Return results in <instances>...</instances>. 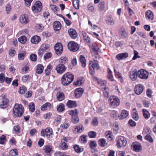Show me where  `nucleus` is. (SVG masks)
I'll return each instance as SVG.
<instances>
[{"label": "nucleus", "mask_w": 156, "mask_h": 156, "mask_svg": "<svg viewBox=\"0 0 156 156\" xmlns=\"http://www.w3.org/2000/svg\"><path fill=\"white\" fill-rule=\"evenodd\" d=\"M30 58L32 61L35 62L37 60V56L36 54H32L30 56Z\"/></svg>", "instance_id": "774afa93"}, {"label": "nucleus", "mask_w": 156, "mask_h": 156, "mask_svg": "<svg viewBox=\"0 0 156 156\" xmlns=\"http://www.w3.org/2000/svg\"><path fill=\"white\" fill-rule=\"evenodd\" d=\"M120 35L121 38L124 39L127 37V34L125 30H122L120 31Z\"/></svg>", "instance_id": "13d9d810"}, {"label": "nucleus", "mask_w": 156, "mask_h": 156, "mask_svg": "<svg viewBox=\"0 0 156 156\" xmlns=\"http://www.w3.org/2000/svg\"><path fill=\"white\" fill-rule=\"evenodd\" d=\"M132 146L133 150L136 152H139L141 148V145L140 143L137 142H135L133 143Z\"/></svg>", "instance_id": "f3484780"}, {"label": "nucleus", "mask_w": 156, "mask_h": 156, "mask_svg": "<svg viewBox=\"0 0 156 156\" xmlns=\"http://www.w3.org/2000/svg\"><path fill=\"white\" fill-rule=\"evenodd\" d=\"M110 115L112 118L116 119L117 117V112L115 110H112L111 112Z\"/></svg>", "instance_id": "864d4df0"}, {"label": "nucleus", "mask_w": 156, "mask_h": 156, "mask_svg": "<svg viewBox=\"0 0 156 156\" xmlns=\"http://www.w3.org/2000/svg\"><path fill=\"white\" fill-rule=\"evenodd\" d=\"M32 10L34 13L40 12L42 9V5L39 1H37L34 5L32 7Z\"/></svg>", "instance_id": "423d86ee"}, {"label": "nucleus", "mask_w": 156, "mask_h": 156, "mask_svg": "<svg viewBox=\"0 0 156 156\" xmlns=\"http://www.w3.org/2000/svg\"><path fill=\"white\" fill-rule=\"evenodd\" d=\"M30 78V76L28 75H26L22 77V80L23 82L26 83L29 81Z\"/></svg>", "instance_id": "3c124183"}, {"label": "nucleus", "mask_w": 156, "mask_h": 156, "mask_svg": "<svg viewBox=\"0 0 156 156\" xmlns=\"http://www.w3.org/2000/svg\"><path fill=\"white\" fill-rule=\"evenodd\" d=\"M129 76L132 81H135L138 76V71H130L129 73Z\"/></svg>", "instance_id": "ddd939ff"}, {"label": "nucleus", "mask_w": 156, "mask_h": 156, "mask_svg": "<svg viewBox=\"0 0 156 156\" xmlns=\"http://www.w3.org/2000/svg\"><path fill=\"white\" fill-rule=\"evenodd\" d=\"M97 44L96 43H94L93 44V51L94 53L96 54H97L99 50V48L98 47H95L94 46H97Z\"/></svg>", "instance_id": "bf43d9fd"}, {"label": "nucleus", "mask_w": 156, "mask_h": 156, "mask_svg": "<svg viewBox=\"0 0 156 156\" xmlns=\"http://www.w3.org/2000/svg\"><path fill=\"white\" fill-rule=\"evenodd\" d=\"M143 115L146 119H148L150 117V114L149 112L145 109H143L142 110Z\"/></svg>", "instance_id": "c9c22d12"}, {"label": "nucleus", "mask_w": 156, "mask_h": 156, "mask_svg": "<svg viewBox=\"0 0 156 156\" xmlns=\"http://www.w3.org/2000/svg\"><path fill=\"white\" fill-rule=\"evenodd\" d=\"M74 148L75 151L78 153L82 152L83 150V148L80 147L77 145H75L74 146Z\"/></svg>", "instance_id": "09e8293b"}, {"label": "nucleus", "mask_w": 156, "mask_h": 156, "mask_svg": "<svg viewBox=\"0 0 156 156\" xmlns=\"http://www.w3.org/2000/svg\"><path fill=\"white\" fill-rule=\"evenodd\" d=\"M108 75L107 77L108 79L111 81H114V79L112 74V72L109 68L107 69Z\"/></svg>", "instance_id": "473e14b6"}, {"label": "nucleus", "mask_w": 156, "mask_h": 156, "mask_svg": "<svg viewBox=\"0 0 156 156\" xmlns=\"http://www.w3.org/2000/svg\"><path fill=\"white\" fill-rule=\"evenodd\" d=\"M84 129V128L82 125H80L76 126L74 128V131L78 133H80L82 132Z\"/></svg>", "instance_id": "72a5a7b5"}, {"label": "nucleus", "mask_w": 156, "mask_h": 156, "mask_svg": "<svg viewBox=\"0 0 156 156\" xmlns=\"http://www.w3.org/2000/svg\"><path fill=\"white\" fill-rule=\"evenodd\" d=\"M19 42L22 44L25 43L27 41V37L25 36H22L18 38Z\"/></svg>", "instance_id": "de8ad7c7"}, {"label": "nucleus", "mask_w": 156, "mask_h": 156, "mask_svg": "<svg viewBox=\"0 0 156 156\" xmlns=\"http://www.w3.org/2000/svg\"><path fill=\"white\" fill-rule=\"evenodd\" d=\"M10 156H16L18 155V152L17 150L14 149L11 150L9 152Z\"/></svg>", "instance_id": "5fc2aeb1"}, {"label": "nucleus", "mask_w": 156, "mask_h": 156, "mask_svg": "<svg viewBox=\"0 0 156 156\" xmlns=\"http://www.w3.org/2000/svg\"><path fill=\"white\" fill-rule=\"evenodd\" d=\"M26 55V52L24 51H22L18 54V58L20 60H23Z\"/></svg>", "instance_id": "a18cd8bd"}, {"label": "nucleus", "mask_w": 156, "mask_h": 156, "mask_svg": "<svg viewBox=\"0 0 156 156\" xmlns=\"http://www.w3.org/2000/svg\"><path fill=\"white\" fill-rule=\"evenodd\" d=\"M60 23L58 21L55 22L53 23V28L55 31L59 30L61 28Z\"/></svg>", "instance_id": "393cba45"}, {"label": "nucleus", "mask_w": 156, "mask_h": 156, "mask_svg": "<svg viewBox=\"0 0 156 156\" xmlns=\"http://www.w3.org/2000/svg\"><path fill=\"white\" fill-rule=\"evenodd\" d=\"M80 61L82 66L84 67L86 65V61L85 57L83 55H81L80 57Z\"/></svg>", "instance_id": "c756f323"}, {"label": "nucleus", "mask_w": 156, "mask_h": 156, "mask_svg": "<svg viewBox=\"0 0 156 156\" xmlns=\"http://www.w3.org/2000/svg\"><path fill=\"white\" fill-rule=\"evenodd\" d=\"M54 49L56 54L58 55H60L63 50V47L61 43H57L54 46Z\"/></svg>", "instance_id": "6e6552de"}, {"label": "nucleus", "mask_w": 156, "mask_h": 156, "mask_svg": "<svg viewBox=\"0 0 156 156\" xmlns=\"http://www.w3.org/2000/svg\"><path fill=\"white\" fill-rule=\"evenodd\" d=\"M44 67L42 64H38L37 66V67L36 70V72L38 74L41 73L44 70Z\"/></svg>", "instance_id": "f704fd0d"}, {"label": "nucleus", "mask_w": 156, "mask_h": 156, "mask_svg": "<svg viewBox=\"0 0 156 156\" xmlns=\"http://www.w3.org/2000/svg\"><path fill=\"white\" fill-rule=\"evenodd\" d=\"M83 92V89L81 88H76L75 89L74 94L76 98H78L81 96Z\"/></svg>", "instance_id": "4468645a"}, {"label": "nucleus", "mask_w": 156, "mask_h": 156, "mask_svg": "<svg viewBox=\"0 0 156 156\" xmlns=\"http://www.w3.org/2000/svg\"><path fill=\"white\" fill-rule=\"evenodd\" d=\"M53 68V66L50 64H49L47 67V69H45V75L47 76H49L50 75L51 72Z\"/></svg>", "instance_id": "58836bf2"}, {"label": "nucleus", "mask_w": 156, "mask_h": 156, "mask_svg": "<svg viewBox=\"0 0 156 156\" xmlns=\"http://www.w3.org/2000/svg\"><path fill=\"white\" fill-rule=\"evenodd\" d=\"M43 149L47 155H49L52 150V147L50 145L45 146L43 147Z\"/></svg>", "instance_id": "5701e85b"}, {"label": "nucleus", "mask_w": 156, "mask_h": 156, "mask_svg": "<svg viewBox=\"0 0 156 156\" xmlns=\"http://www.w3.org/2000/svg\"><path fill=\"white\" fill-rule=\"evenodd\" d=\"M20 21L21 23L23 24H25L27 23L29 21L27 15L24 14L22 15L20 17Z\"/></svg>", "instance_id": "6ab92c4d"}, {"label": "nucleus", "mask_w": 156, "mask_h": 156, "mask_svg": "<svg viewBox=\"0 0 156 156\" xmlns=\"http://www.w3.org/2000/svg\"><path fill=\"white\" fill-rule=\"evenodd\" d=\"M24 108L21 105L16 104L13 110L14 117H21L24 112Z\"/></svg>", "instance_id": "f03ea898"}, {"label": "nucleus", "mask_w": 156, "mask_h": 156, "mask_svg": "<svg viewBox=\"0 0 156 156\" xmlns=\"http://www.w3.org/2000/svg\"><path fill=\"white\" fill-rule=\"evenodd\" d=\"M126 140L123 136H119L117 140V146L118 147L120 148L122 146L125 147L126 144Z\"/></svg>", "instance_id": "1a4fd4ad"}, {"label": "nucleus", "mask_w": 156, "mask_h": 156, "mask_svg": "<svg viewBox=\"0 0 156 156\" xmlns=\"http://www.w3.org/2000/svg\"><path fill=\"white\" fill-rule=\"evenodd\" d=\"M98 9L99 11H104L105 9V2L104 1L100 2L98 5Z\"/></svg>", "instance_id": "ea45409f"}, {"label": "nucleus", "mask_w": 156, "mask_h": 156, "mask_svg": "<svg viewBox=\"0 0 156 156\" xmlns=\"http://www.w3.org/2000/svg\"><path fill=\"white\" fill-rule=\"evenodd\" d=\"M108 102L110 106L112 107L117 106L119 105L120 100L118 98L115 96H110L108 99Z\"/></svg>", "instance_id": "20e7f679"}, {"label": "nucleus", "mask_w": 156, "mask_h": 156, "mask_svg": "<svg viewBox=\"0 0 156 156\" xmlns=\"http://www.w3.org/2000/svg\"><path fill=\"white\" fill-rule=\"evenodd\" d=\"M84 81V80L83 77H80L78 78L76 84L78 86H82L83 84Z\"/></svg>", "instance_id": "e433bc0d"}, {"label": "nucleus", "mask_w": 156, "mask_h": 156, "mask_svg": "<svg viewBox=\"0 0 156 156\" xmlns=\"http://www.w3.org/2000/svg\"><path fill=\"white\" fill-rule=\"evenodd\" d=\"M66 105L69 108H73L76 107L77 104L76 101L69 100L67 103Z\"/></svg>", "instance_id": "4be33fe9"}, {"label": "nucleus", "mask_w": 156, "mask_h": 156, "mask_svg": "<svg viewBox=\"0 0 156 156\" xmlns=\"http://www.w3.org/2000/svg\"><path fill=\"white\" fill-rule=\"evenodd\" d=\"M88 135L91 138H94L96 137V133L94 131H90L88 133Z\"/></svg>", "instance_id": "69168bd1"}, {"label": "nucleus", "mask_w": 156, "mask_h": 156, "mask_svg": "<svg viewBox=\"0 0 156 156\" xmlns=\"http://www.w3.org/2000/svg\"><path fill=\"white\" fill-rule=\"evenodd\" d=\"M9 100L7 99H3L0 105V107L2 108H6L8 105Z\"/></svg>", "instance_id": "7c9ffc66"}, {"label": "nucleus", "mask_w": 156, "mask_h": 156, "mask_svg": "<svg viewBox=\"0 0 156 156\" xmlns=\"http://www.w3.org/2000/svg\"><path fill=\"white\" fill-rule=\"evenodd\" d=\"M66 69V68L63 64H59L56 67L55 69L57 73L59 74H62L64 73Z\"/></svg>", "instance_id": "9b49d317"}, {"label": "nucleus", "mask_w": 156, "mask_h": 156, "mask_svg": "<svg viewBox=\"0 0 156 156\" xmlns=\"http://www.w3.org/2000/svg\"><path fill=\"white\" fill-rule=\"evenodd\" d=\"M144 90L143 86L141 84H137L136 86L135 87V92L137 95L140 94Z\"/></svg>", "instance_id": "f8f14e48"}, {"label": "nucleus", "mask_w": 156, "mask_h": 156, "mask_svg": "<svg viewBox=\"0 0 156 156\" xmlns=\"http://www.w3.org/2000/svg\"><path fill=\"white\" fill-rule=\"evenodd\" d=\"M128 124L129 126L131 127H135L136 126V123L132 119L129 120Z\"/></svg>", "instance_id": "052dcab7"}, {"label": "nucleus", "mask_w": 156, "mask_h": 156, "mask_svg": "<svg viewBox=\"0 0 156 156\" xmlns=\"http://www.w3.org/2000/svg\"><path fill=\"white\" fill-rule=\"evenodd\" d=\"M27 90V89L26 87L22 86L20 87L18 92L20 94H25V92H26Z\"/></svg>", "instance_id": "603ef678"}, {"label": "nucleus", "mask_w": 156, "mask_h": 156, "mask_svg": "<svg viewBox=\"0 0 156 156\" xmlns=\"http://www.w3.org/2000/svg\"><path fill=\"white\" fill-rule=\"evenodd\" d=\"M73 3L75 8L78 9L79 8V0H73Z\"/></svg>", "instance_id": "8fccbe9b"}, {"label": "nucleus", "mask_w": 156, "mask_h": 156, "mask_svg": "<svg viewBox=\"0 0 156 156\" xmlns=\"http://www.w3.org/2000/svg\"><path fill=\"white\" fill-rule=\"evenodd\" d=\"M57 110L59 112H62L65 110L64 105L63 104H60L57 106Z\"/></svg>", "instance_id": "c03bdc74"}, {"label": "nucleus", "mask_w": 156, "mask_h": 156, "mask_svg": "<svg viewBox=\"0 0 156 156\" xmlns=\"http://www.w3.org/2000/svg\"><path fill=\"white\" fill-rule=\"evenodd\" d=\"M67 58L65 56L61 57L59 60L60 64H64L66 63L67 61Z\"/></svg>", "instance_id": "49530a36"}, {"label": "nucleus", "mask_w": 156, "mask_h": 156, "mask_svg": "<svg viewBox=\"0 0 156 156\" xmlns=\"http://www.w3.org/2000/svg\"><path fill=\"white\" fill-rule=\"evenodd\" d=\"M128 57V54L127 53H122L117 55L116 56V58L119 60H120L122 59Z\"/></svg>", "instance_id": "a878e982"}, {"label": "nucleus", "mask_w": 156, "mask_h": 156, "mask_svg": "<svg viewBox=\"0 0 156 156\" xmlns=\"http://www.w3.org/2000/svg\"><path fill=\"white\" fill-rule=\"evenodd\" d=\"M29 110L31 112H34L35 111V106L33 102L30 103L28 105Z\"/></svg>", "instance_id": "4d7b16f0"}, {"label": "nucleus", "mask_w": 156, "mask_h": 156, "mask_svg": "<svg viewBox=\"0 0 156 156\" xmlns=\"http://www.w3.org/2000/svg\"><path fill=\"white\" fill-rule=\"evenodd\" d=\"M53 132L51 128L48 127L45 129H42L41 132V135L42 136H44L45 135L48 137L50 138L52 135Z\"/></svg>", "instance_id": "0eeeda50"}, {"label": "nucleus", "mask_w": 156, "mask_h": 156, "mask_svg": "<svg viewBox=\"0 0 156 156\" xmlns=\"http://www.w3.org/2000/svg\"><path fill=\"white\" fill-rule=\"evenodd\" d=\"M91 124L92 125L94 126H96L98 125V122L96 118L94 117L92 119Z\"/></svg>", "instance_id": "680f3d73"}, {"label": "nucleus", "mask_w": 156, "mask_h": 156, "mask_svg": "<svg viewBox=\"0 0 156 156\" xmlns=\"http://www.w3.org/2000/svg\"><path fill=\"white\" fill-rule=\"evenodd\" d=\"M13 129L15 133L18 134L20 133V127L19 125L15 126L13 128Z\"/></svg>", "instance_id": "e2e57ef3"}, {"label": "nucleus", "mask_w": 156, "mask_h": 156, "mask_svg": "<svg viewBox=\"0 0 156 156\" xmlns=\"http://www.w3.org/2000/svg\"><path fill=\"white\" fill-rule=\"evenodd\" d=\"M51 107V105L49 102H47L43 105L41 107V109L43 111L47 110L48 108H50Z\"/></svg>", "instance_id": "c85d7f7f"}, {"label": "nucleus", "mask_w": 156, "mask_h": 156, "mask_svg": "<svg viewBox=\"0 0 156 156\" xmlns=\"http://www.w3.org/2000/svg\"><path fill=\"white\" fill-rule=\"evenodd\" d=\"M106 21L107 23L111 25L115 24V21L111 16H108L107 17Z\"/></svg>", "instance_id": "cd10ccee"}, {"label": "nucleus", "mask_w": 156, "mask_h": 156, "mask_svg": "<svg viewBox=\"0 0 156 156\" xmlns=\"http://www.w3.org/2000/svg\"><path fill=\"white\" fill-rule=\"evenodd\" d=\"M132 118L135 121H137L139 119V117L136 108H133L132 112Z\"/></svg>", "instance_id": "a211bd4d"}, {"label": "nucleus", "mask_w": 156, "mask_h": 156, "mask_svg": "<svg viewBox=\"0 0 156 156\" xmlns=\"http://www.w3.org/2000/svg\"><path fill=\"white\" fill-rule=\"evenodd\" d=\"M97 81L98 84L101 86H103L102 88L104 90H106V87H105V85L106 84V82L105 80H102L100 79H97Z\"/></svg>", "instance_id": "b1692460"}, {"label": "nucleus", "mask_w": 156, "mask_h": 156, "mask_svg": "<svg viewBox=\"0 0 156 156\" xmlns=\"http://www.w3.org/2000/svg\"><path fill=\"white\" fill-rule=\"evenodd\" d=\"M74 80V75L70 72L65 73L62 76V83L63 85H67Z\"/></svg>", "instance_id": "f257e3e1"}, {"label": "nucleus", "mask_w": 156, "mask_h": 156, "mask_svg": "<svg viewBox=\"0 0 156 156\" xmlns=\"http://www.w3.org/2000/svg\"><path fill=\"white\" fill-rule=\"evenodd\" d=\"M49 45L43 44L41 45L40 49L45 52L46 51H48L49 49Z\"/></svg>", "instance_id": "37998d69"}, {"label": "nucleus", "mask_w": 156, "mask_h": 156, "mask_svg": "<svg viewBox=\"0 0 156 156\" xmlns=\"http://www.w3.org/2000/svg\"><path fill=\"white\" fill-rule=\"evenodd\" d=\"M82 34L84 40L87 43H90V39L88 35L84 31H82Z\"/></svg>", "instance_id": "2f4dec72"}, {"label": "nucleus", "mask_w": 156, "mask_h": 156, "mask_svg": "<svg viewBox=\"0 0 156 156\" xmlns=\"http://www.w3.org/2000/svg\"><path fill=\"white\" fill-rule=\"evenodd\" d=\"M59 147L60 149L62 150H66L68 148V146L62 140L59 145Z\"/></svg>", "instance_id": "a19ab883"}, {"label": "nucleus", "mask_w": 156, "mask_h": 156, "mask_svg": "<svg viewBox=\"0 0 156 156\" xmlns=\"http://www.w3.org/2000/svg\"><path fill=\"white\" fill-rule=\"evenodd\" d=\"M6 141V137L4 135H2V136L0 137V144H4L5 143V142Z\"/></svg>", "instance_id": "0e129e2a"}, {"label": "nucleus", "mask_w": 156, "mask_h": 156, "mask_svg": "<svg viewBox=\"0 0 156 156\" xmlns=\"http://www.w3.org/2000/svg\"><path fill=\"white\" fill-rule=\"evenodd\" d=\"M145 16L148 20H152L154 18L153 13L150 10H148L145 12Z\"/></svg>", "instance_id": "412c9836"}, {"label": "nucleus", "mask_w": 156, "mask_h": 156, "mask_svg": "<svg viewBox=\"0 0 156 156\" xmlns=\"http://www.w3.org/2000/svg\"><path fill=\"white\" fill-rule=\"evenodd\" d=\"M98 142L100 146L102 147H104L107 144L105 140L103 138H101L99 139Z\"/></svg>", "instance_id": "4c0bfd02"}, {"label": "nucleus", "mask_w": 156, "mask_h": 156, "mask_svg": "<svg viewBox=\"0 0 156 156\" xmlns=\"http://www.w3.org/2000/svg\"><path fill=\"white\" fill-rule=\"evenodd\" d=\"M138 76L142 79H147L148 76L147 72L144 69H141L138 71Z\"/></svg>", "instance_id": "9d476101"}, {"label": "nucleus", "mask_w": 156, "mask_h": 156, "mask_svg": "<svg viewBox=\"0 0 156 156\" xmlns=\"http://www.w3.org/2000/svg\"><path fill=\"white\" fill-rule=\"evenodd\" d=\"M67 46L68 49L73 52L76 51L79 48L78 44L75 41H70L68 43Z\"/></svg>", "instance_id": "39448f33"}, {"label": "nucleus", "mask_w": 156, "mask_h": 156, "mask_svg": "<svg viewBox=\"0 0 156 156\" xmlns=\"http://www.w3.org/2000/svg\"><path fill=\"white\" fill-rule=\"evenodd\" d=\"M145 138L150 143H152L153 142V139L151 136L149 134H147L145 136Z\"/></svg>", "instance_id": "338daca9"}, {"label": "nucleus", "mask_w": 156, "mask_h": 156, "mask_svg": "<svg viewBox=\"0 0 156 156\" xmlns=\"http://www.w3.org/2000/svg\"><path fill=\"white\" fill-rule=\"evenodd\" d=\"M70 36L73 39H76L77 37V34L76 31L73 29H70L68 31Z\"/></svg>", "instance_id": "dca6fc26"}, {"label": "nucleus", "mask_w": 156, "mask_h": 156, "mask_svg": "<svg viewBox=\"0 0 156 156\" xmlns=\"http://www.w3.org/2000/svg\"><path fill=\"white\" fill-rule=\"evenodd\" d=\"M56 97L57 100L60 101H61L64 99L65 96L64 94L61 92H58L56 94Z\"/></svg>", "instance_id": "bb28decb"}, {"label": "nucleus", "mask_w": 156, "mask_h": 156, "mask_svg": "<svg viewBox=\"0 0 156 156\" xmlns=\"http://www.w3.org/2000/svg\"><path fill=\"white\" fill-rule=\"evenodd\" d=\"M90 146L92 149H94L97 146L96 142L95 141H91L90 143Z\"/></svg>", "instance_id": "6e6d98bb"}, {"label": "nucleus", "mask_w": 156, "mask_h": 156, "mask_svg": "<svg viewBox=\"0 0 156 156\" xmlns=\"http://www.w3.org/2000/svg\"><path fill=\"white\" fill-rule=\"evenodd\" d=\"M41 41V38L39 36L35 35L32 37L31 41L32 43L37 44L38 43Z\"/></svg>", "instance_id": "aec40b11"}, {"label": "nucleus", "mask_w": 156, "mask_h": 156, "mask_svg": "<svg viewBox=\"0 0 156 156\" xmlns=\"http://www.w3.org/2000/svg\"><path fill=\"white\" fill-rule=\"evenodd\" d=\"M89 72L90 74L93 75L94 73V69H98L100 68L99 65L97 60L90 61L89 65Z\"/></svg>", "instance_id": "7ed1b4c3"}, {"label": "nucleus", "mask_w": 156, "mask_h": 156, "mask_svg": "<svg viewBox=\"0 0 156 156\" xmlns=\"http://www.w3.org/2000/svg\"><path fill=\"white\" fill-rule=\"evenodd\" d=\"M78 112L77 109L74 110H71L69 112V114L71 115L72 117H75L78 114Z\"/></svg>", "instance_id": "79ce46f5"}, {"label": "nucleus", "mask_w": 156, "mask_h": 156, "mask_svg": "<svg viewBox=\"0 0 156 156\" xmlns=\"http://www.w3.org/2000/svg\"><path fill=\"white\" fill-rule=\"evenodd\" d=\"M129 112L125 110L121 111L120 115L119 116V119L122 120L126 118L129 115Z\"/></svg>", "instance_id": "2eb2a0df"}]
</instances>
